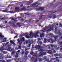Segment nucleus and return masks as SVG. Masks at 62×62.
Here are the masks:
<instances>
[{
  "instance_id": "obj_1",
  "label": "nucleus",
  "mask_w": 62,
  "mask_h": 62,
  "mask_svg": "<svg viewBox=\"0 0 62 62\" xmlns=\"http://www.w3.org/2000/svg\"><path fill=\"white\" fill-rule=\"evenodd\" d=\"M41 3H39L38 1H37L35 3L33 4L32 5H31L30 7L29 6H28L27 7V8H37V7H38L39 5H40Z\"/></svg>"
},
{
  "instance_id": "obj_2",
  "label": "nucleus",
  "mask_w": 62,
  "mask_h": 62,
  "mask_svg": "<svg viewBox=\"0 0 62 62\" xmlns=\"http://www.w3.org/2000/svg\"><path fill=\"white\" fill-rule=\"evenodd\" d=\"M38 34H39V32L38 31L36 33H35L34 34L33 33V32H31L30 33V36L31 37V36H32V34H33V35L32 36H33V37H34L35 38H37V37H38Z\"/></svg>"
},
{
  "instance_id": "obj_3",
  "label": "nucleus",
  "mask_w": 62,
  "mask_h": 62,
  "mask_svg": "<svg viewBox=\"0 0 62 62\" xmlns=\"http://www.w3.org/2000/svg\"><path fill=\"white\" fill-rule=\"evenodd\" d=\"M36 48H37L38 50H39V52H43V50L42 49H40L41 48H40V45H38V46H35ZM40 49V50H39Z\"/></svg>"
},
{
  "instance_id": "obj_4",
  "label": "nucleus",
  "mask_w": 62,
  "mask_h": 62,
  "mask_svg": "<svg viewBox=\"0 0 62 62\" xmlns=\"http://www.w3.org/2000/svg\"><path fill=\"white\" fill-rule=\"evenodd\" d=\"M49 36H50L51 38H52V37L54 38V39L55 40H56V39H57V38H58V35H56V36H55L54 35L50 33L49 34Z\"/></svg>"
},
{
  "instance_id": "obj_5",
  "label": "nucleus",
  "mask_w": 62,
  "mask_h": 62,
  "mask_svg": "<svg viewBox=\"0 0 62 62\" xmlns=\"http://www.w3.org/2000/svg\"><path fill=\"white\" fill-rule=\"evenodd\" d=\"M44 7H41L37 8L36 9L38 10V11H39V10H40V11H42L44 10Z\"/></svg>"
},
{
  "instance_id": "obj_6",
  "label": "nucleus",
  "mask_w": 62,
  "mask_h": 62,
  "mask_svg": "<svg viewBox=\"0 0 62 62\" xmlns=\"http://www.w3.org/2000/svg\"><path fill=\"white\" fill-rule=\"evenodd\" d=\"M21 41H20V39H17V41H18V42L19 45H21L22 43V41H23V39H20Z\"/></svg>"
},
{
  "instance_id": "obj_7",
  "label": "nucleus",
  "mask_w": 62,
  "mask_h": 62,
  "mask_svg": "<svg viewBox=\"0 0 62 62\" xmlns=\"http://www.w3.org/2000/svg\"><path fill=\"white\" fill-rule=\"evenodd\" d=\"M4 38V36H2V34L0 33V39L2 40L3 38Z\"/></svg>"
},
{
  "instance_id": "obj_8",
  "label": "nucleus",
  "mask_w": 62,
  "mask_h": 62,
  "mask_svg": "<svg viewBox=\"0 0 62 62\" xmlns=\"http://www.w3.org/2000/svg\"><path fill=\"white\" fill-rule=\"evenodd\" d=\"M49 29H48L47 31L48 32H50V31H51V30H53V27H52L51 26H49Z\"/></svg>"
},
{
  "instance_id": "obj_9",
  "label": "nucleus",
  "mask_w": 62,
  "mask_h": 62,
  "mask_svg": "<svg viewBox=\"0 0 62 62\" xmlns=\"http://www.w3.org/2000/svg\"><path fill=\"white\" fill-rule=\"evenodd\" d=\"M25 35L26 36V38L27 39H29L30 38V36H29L28 33H26L25 34Z\"/></svg>"
},
{
  "instance_id": "obj_10",
  "label": "nucleus",
  "mask_w": 62,
  "mask_h": 62,
  "mask_svg": "<svg viewBox=\"0 0 62 62\" xmlns=\"http://www.w3.org/2000/svg\"><path fill=\"white\" fill-rule=\"evenodd\" d=\"M33 0H31L30 1V2H28V4H26L27 6H28V5H29L30 4V3H33Z\"/></svg>"
},
{
  "instance_id": "obj_11",
  "label": "nucleus",
  "mask_w": 62,
  "mask_h": 62,
  "mask_svg": "<svg viewBox=\"0 0 62 62\" xmlns=\"http://www.w3.org/2000/svg\"><path fill=\"white\" fill-rule=\"evenodd\" d=\"M52 16H53V17L52 18L54 20V19H55V18H56V15H55V14H54L52 15Z\"/></svg>"
},
{
  "instance_id": "obj_12",
  "label": "nucleus",
  "mask_w": 62,
  "mask_h": 62,
  "mask_svg": "<svg viewBox=\"0 0 62 62\" xmlns=\"http://www.w3.org/2000/svg\"><path fill=\"white\" fill-rule=\"evenodd\" d=\"M40 36L41 38H44V34L43 33H42L40 35Z\"/></svg>"
},
{
  "instance_id": "obj_13",
  "label": "nucleus",
  "mask_w": 62,
  "mask_h": 62,
  "mask_svg": "<svg viewBox=\"0 0 62 62\" xmlns=\"http://www.w3.org/2000/svg\"><path fill=\"white\" fill-rule=\"evenodd\" d=\"M19 55V54L18 52H17L16 54V55L15 56V57L16 58H18V55Z\"/></svg>"
},
{
  "instance_id": "obj_14",
  "label": "nucleus",
  "mask_w": 62,
  "mask_h": 62,
  "mask_svg": "<svg viewBox=\"0 0 62 62\" xmlns=\"http://www.w3.org/2000/svg\"><path fill=\"white\" fill-rule=\"evenodd\" d=\"M4 50V48L3 47L2 48H0V51H1V52L2 53L3 51V50Z\"/></svg>"
},
{
  "instance_id": "obj_15",
  "label": "nucleus",
  "mask_w": 62,
  "mask_h": 62,
  "mask_svg": "<svg viewBox=\"0 0 62 62\" xmlns=\"http://www.w3.org/2000/svg\"><path fill=\"white\" fill-rule=\"evenodd\" d=\"M52 53V52L51 50H49L47 52V53L49 54H51Z\"/></svg>"
},
{
  "instance_id": "obj_16",
  "label": "nucleus",
  "mask_w": 62,
  "mask_h": 62,
  "mask_svg": "<svg viewBox=\"0 0 62 62\" xmlns=\"http://www.w3.org/2000/svg\"><path fill=\"white\" fill-rule=\"evenodd\" d=\"M58 44L59 45H60L61 46H62V41H60L59 43H58Z\"/></svg>"
},
{
  "instance_id": "obj_17",
  "label": "nucleus",
  "mask_w": 62,
  "mask_h": 62,
  "mask_svg": "<svg viewBox=\"0 0 62 62\" xmlns=\"http://www.w3.org/2000/svg\"><path fill=\"white\" fill-rule=\"evenodd\" d=\"M42 55H46V53L45 52H42Z\"/></svg>"
},
{
  "instance_id": "obj_18",
  "label": "nucleus",
  "mask_w": 62,
  "mask_h": 62,
  "mask_svg": "<svg viewBox=\"0 0 62 62\" xmlns=\"http://www.w3.org/2000/svg\"><path fill=\"white\" fill-rule=\"evenodd\" d=\"M39 56H42V52H40L39 53Z\"/></svg>"
},
{
  "instance_id": "obj_19",
  "label": "nucleus",
  "mask_w": 62,
  "mask_h": 62,
  "mask_svg": "<svg viewBox=\"0 0 62 62\" xmlns=\"http://www.w3.org/2000/svg\"><path fill=\"white\" fill-rule=\"evenodd\" d=\"M19 9H20V8L19 7H16L15 10H16Z\"/></svg>"
},
{
  "instance_id": "obj_20",
  "label": "nucleus",
  "mask_w": 62,
  "mask_h": 62,
  "mask_svg": "<svg viewBox=\"0 0 62 62\" xmlns=\"http://www.w3.org/2000/svg\"><path fill=\"white\" fill-rule=\"evenodd\" d=\"M2 20H6V18L5 17H2L0 18Z\"/></svg>"
},
{
  "instance_id": "obj_21",
  "label": "nucleus",
  "mask_w": 62,
  "mask_h": 62,
  "mask_svg": "<svg viewBox=\"0 0 62 62\" xmlns=\"http://www.w3.org/2000/svg\"><path fill=\"white\" fill-rule=\"evenodd\" d=\"M11 44H9L7 46V47H8V48H9V47H11L10 46H11Z\"/></svg>"
},
{
  "instance_id": "obj_22",
  "label": "nucleus",
  "mask_w": 62,
  "mask_h": 62,
  "mask_svg": "<svg viewBox=\"0 0 62 62\" xmlns=\"http://www.w3.org/2000/svg\"><path fill=\"white\" fill-rule=\"evenodd\" d=\"M0 62H6V61H5V60H0Z\"/></svg>"
},
{
  "instance_id": "obj_23",
  "label": "nucleus",
  "mask_w": 62,
  "mask_h": 62,
  "mask_svg": "<svg viewBox=\"0 0 62 62\" xmlns=\"http://www.w3.org/2000/svg\"><path fill=\"white\" fill-rule=\"evenodd\" d=\"M42 60H43L41 58H40L39 59V62H41V61H42Z\"/></svg>"
},
{
  "instance_id": "obj_24",
  "label": "nucleus",
  "mask_w": 62,
  "mask_h": 62,
  "mask_svg": "<svg viewBox=\"0 0 62 62\" xmlns=\"http://www.w3.org/2000/svg\"><path fill=\"white\" fill-rule=\"evenodd\" d=\"M50 39L51 41H52V42H51V43H53V42H55V41H53V39H52V38H50Z\"/></svg>"
},
{
  "instance_id": "obj_25",
  "label": "nucleus",
  "mask_w": 62,
  "mask_h": 62,
  "mask_svg": "<svg viewBox=\"0 0 62 62\" xmlns=\"http://www.w3.org/2000/svg\"><path fill=\"white\" fill-rule=\"evenodd\" d=\"M10 42L11 43H12V44H15V43L13 41H12V40H10Z\"/></svg>"
},
{
  "instance_id": "obj_26",
  "label": "nucleus",
  "mask_w": 62,
  "mask_h": 62,
  "mask_svg": "<svg viewBox=\"0 0 62 62\" xmlns=\"http://www.w3.org/2000/svg\"><path fill=\"white\" fill-rule=\"evenodd\" d=\"M2 12H7V10L5 9V10H3L2 11Z\"/></svg>"
},
{
  "instance_id": "obj_27",
  "label": "nucleus",
  "mask_w": 62,
  "mask_h": 62,
  "mask_svg": "<svg viewBox=\"0 0 62 62\" xmlns=\"http://www.w3.org/2000/svg\"><path fill=\"white\" fill-rule=\"evenodd\" d=\"M34 56L35 57H36V58H38L37 57V53H35L34 54Z\"/></svg>"
},
{
  "instance_id": "obj_28",
  "label": "nucleus",
  "mask_w": 62,
  "mask_h": 62,
  "mask_svg": "<svg viewBox=\"0 0 62 62\" xmlns=\"http://www.w3.org/2000/svg\"><path fill=\"white\" fill-rule=\"evenodd\" d=\"M15 53V51H14L11 53V55H12L13 54H14V53Z\"/></svg>"
},
{
  "instance_id": "obj_29",
  "label": "nucleus",
  "mask_w": 62,
  "mask_h": 62,
  "mask_svg": "<svg viewBox=\"0 0 62 62\" xmlns=\"http://www.w3.org/2000/svg\"><path fill=\"white\" fill-rule=\"evenodd\" d=\"M58 35L60 36V35H61V32H60V31H59V32L58 33Z\"/></svg>"
},
{
  "instance_id": "obj_30",
  "label": "nucleus",
  "mask_w": 62,
  "mask_h": 62,
  "mask_svg": "<svg viewBox=\"0 0 62 62\" xmlns=\"http://www.w3.org/2000/svg\"><path fill=\"white\" fill-rule=\"evenodd\" d=\"M44 40L45 42H47V41H48V39H46V38L44 39Z\"/></svg>"
},
{
  "instance_id": "obj_31",
  "label": "nucleus",
  "mask_w": 62,
  "mask_h": 62,
  "mask_svg": "<svg viewBox=\"0 0 62 62\" xmlns=\"http://www.w3.org/2000/svg\"><path fill=\"white\" fill-rule=\"evenodd\" d=\"M11 48V47H8V48L7 49V50L8 51H9Z\"/></svg>"
},
{
  "instance_id": "obj_32",
  "label": "nucleus",
  "mask_w": 62,
  "mask_h": 62,
  "mask_svg": "<svg viewBox=\"0 0 62 62\" xmlns=\"http://www.w3.org/2000/svg\"><path fill=\"white\" fill-rule=\"evenodd\" d=\"M25 9V8L23 7L21 8V10H24Z\"/></svg>"
},
{
  "instance_id": "obj_33",
  "label": "nucleus",
  "mask_w": 62,
  "mask_h": 62,
  "mask_svg": "<svg viewBox=\"0 0 62 62\" xmlns=\"http://www.w3.org/2000/svg\"><path fill=\"white\" fill-rule=\"evenodd\" d=\"M4 40H5L4 41V42H6V40H7V38H5L3 39Z\"/></svg>"
},
{
  "instance_id": "obj_34",
  "label": "nucleus",
  "mask_w": 62,
  "mask_h": 62,
  "mask_svg": "<svg viewBox=\"0 0 62 62\" xmlns=\"http://www.w3.org/2000/svg\"><path fill=\"white\" fill-rule=\"evenodd\" d=\"M10 52H13L14 51V48H12L10 50Z\"/></svg>"
},
{
  "instance_id": "obj_35",
  "label": "nucleus",
  "mask_w": 62,
  "mask_h": 62,
  "mask_svg": "<svg viewBox=\"0 0 62 62\" xmlns=\"http://www.w3.org/2000/svg\"><path fill=\"white\" fill-rule=\"evenodd\" d=\"M46 61L48 62L49 61V58H46V59H45Z\"/></svg>"
},
{
  "instance_id": "obj_36",
  "label": "nucleus",
  "mask_w": 62,
  "mask_h": 62,
  "mask_svg": "<svg viewBox=\"0 0 62 62\" xmlns=\"http://www.w3.org/2000/svg\"><path fill=\"white\" fill-rule=\"evenodd\" d=\"M54 55L55 56H58V54H54Z\"/></svg>"
},
{
  "instance_id": "obj_37",
  "label": "nucleus",
  "mask_w": 62,
  "mask_h": 62,
  "mask_svg": "<svg viewBox=\"0 0 62 62\" xmlns=\"http://www.w3.org/2000/svg\"><path fill=\"white\" fill-rule=\"evenodd\" d=\"M7 62H11L10 60H7L6 61Z\"/></svg>"
},
{
  "instance_id": "obj_38",
  "label": "nucleus",
  "mask_w": 62,
  "mask_h": 62,
  "mask_svg": "<svg viewBox=\"0 0 62 62\" xmlns=\"http://www.w3.org/2000/svg\"><path fill=\"white\" fill-rule=\"evenodd\" d=\"M16 19V18H13L12 19V20H15Z\"/></svg>"
},
{
  "instance_id": "obj_39",
  "label": "nucleus",
  "mask_w": 62,
  "mask_h": 62,
  "mask_svg": "<svg viewBox=\"0 0 62 62\" xmlns=\"http://www.w3.org/2000/svg\"><path fill=\"white\" fill-rule=\"evenodd\" d=\"M39 44H40V45H41V44H42V42L41 41H40V42Z\"/></svg>"
},
{
  "instance_id": "obj_40",
  "label": "nucleus",
  "mask_w": 62,
  "mask_h": 62,
  "mask_svg": "<svg viewBox=\"0 0 62 62\" xmlns=\"http://www.w3.org/2000/svg\"><path fill=\"white\" fill-rule=\"evenodd\" d=\"M3 59V57L2 56H0V59Z\"/></svg>"
},
{
  "instance_id": "obj_41",
  "label": "nucleus",
  "mask_w": 62,
  "mask_h": 62,
  "mask_svg": "<svg viewBox=\"0 0 62 62\" xmlns=\"http://www.w3.org/2000/svg\"><path fill=\"white\" fill-rule=\"evenodd\" d=\"M28 46H28V47H29V48H30V46H31V44H29V45H28Z\"/></svg>"
},
{
  "instance_id": "obj_42",
  "label": "nucleus",
  "mask_w": 62,
  "mask_h": 62,
  "mask_svg": "<svg viewBox=\"0 0 62 62\" xmlns=\"http://www.w3.org/2000/svg\"><path fill=\"white\" fill-rule=\"evenodd\" d=\"M8 57L9 58H11V56H8Z\"/></svg>"
},
{
  "instance_id": "obj_43",
  "label": "nucleus",
  "mask_w": 62,
  "mask_h": 62,
  "mask_svg": "<svg viewBox=\"0 0 62 62\" xmlns=\"http://www.w3.org/2000/svg\"><path fill=\"white\" fill-rule=\"evenodd\" d=\"M18 47H19V49H21V46H20V45H19L18 46Z\"/></svg>"
},
{
  "instance_id": "obj_44",
  "label": "nucleus",
  "mask_w": 62,
  "mask_h": 62,
  "mask_svg": "<svg viewBox=\"0 0 62 62\" xmlns=\"http://www.w3.org/2000/svg\"><path fill=\"white\" fill-rule=\"evenodd\" d=\"M56 48H57V46H56V45L54 46V48L55 49H56Z\"/></svg>"
},
{
  "instance_id": "obj_45",
  "label": "nucleus",
  "mask_w": 62,
  "mask_h": 62,
  "mask_svg": "<svg viewBox=\"0 0 62 62\" xmlns=\"http://www.w3.org/2000/svg\"><path fill=\"white\" fill-rule=\"evenodd\" d=\"M59 27H62V24H60L59 26Z\"/></svg>"
},
{
  "instance_id": "obj_46",
  "label": "nucleus",
  "mask_w": 62,
  "mask_h": 62,
  "mask_svg": "<svg viewBox=\"0 0 62 62\" xmlns=\"http://www.w3.org/2000/svg\"><path fill=\"white\" fill-rule=\"evenodd\" d=\"M17 25H20L21 24V23H16Z\"/></svg>"
},
{
  "instance_id": "obj_47",
  "label": "nucleus",
  "mask_w": 62,
  "mask_h": 62,
  "mask_svg": "<svg viewBox=\"0 0 62 62\" xmlns=\"http://www.w3.org/2000/svg\"><path fill=\"white\" fill-rule=\"evenodd\" d=\"M46 58H47V57H46V56H45L44 57V59H46Z\"/></svg>"
},
{
  "instance_id": "obj_48",
  "label": "nucleus",
  "mask_w": 62,
  "mask_h": 62,
  "mask_svg": "<svg viewBox=\"0 0 62 62\" xmlns=\"http://www.w3.org/2000/svg\"><path fill=\"white\" fill-rule=\"evenodd\" d=\"M8 23L9 24H12V23L11 22V21H9Z\"/></svg>"
},
{
  "instance_id": "obj_49",
  "label": "nucleus",
  "mask_w": 62,
  "mask_h": 62,
  "mask_svg": "<svg viewBox=\"0 0 62 62\" xmlns=\"http://www.w3.org/2000/svg\"><path fill=\"white\" fill-rule=\"evenodd\" d=\"M52 18V16H50L49 17V18L50 19V18Z\"/></svg>"
},
{
  "instance_id": "obj_50",
  "label": "nucleus",
  "mask_w": 62,
  "mask_h": 62,
  "mask_svg": "<svg viewBox=\"0 0 62 62\" xmlns=\"http://www.w3.org/2000/svg\"><path fill=\"white\" fill-rule=\"evenodd\" d=\"M41 32H45V31H43V30H41Z\"/></svg>"
},
{
  "instance_id": "obj_51",
  "label": "nucleus",
  "mask_w": 62,
  "mask_h": 62,
  "mask_svg": "<svg viewBox=\"0 0 62 62\" xmlns=\"http://www.w3.org/2000/svg\"><path fill=\"white\" fill-rule=\"evenodd\" d=\"M34 52H31V54L32 55H33L34 54Z\"/></svg>"
},
{
  "instance_id": "obj_52",
  "label": "nucleus",
  "mask_w": 62,
  "mask_h": 62,
  "mask_svg": "<svg viewBox=\"0 0 62 62\" xmlns=\"http://www.w3.org/2000/svg\"><path fill=\"white\" fill-rule=\"evenodd\" d=\"M24 53V51L22 52V54H23Z\"/></svg>"
},
{
  "instance_id": "obj_53",
  "label": "nucleus",
  "mask_w": 62,
  "mask_h": 62,
  "mask_svg": "<svg viewBox=\"0 0 62 62\" xmlns=\"http://www.w3.org/2000/svg\"><path fill=\"white\" fill-rule=\"evenodd\" d=\"M24 37H23L22 38V40L23 41H24Z\"/></svg>"
},
{
  "instance_id": "obj_54",
  "label": "nucleus",
  "mask_w": 62,
  "mask_h": 62,
  "mask_svg": "<svg viewBox=\"0 0 62 62\" xmlns=\"http://www.w3.org/2000/svg\"><path fill=\"white\" fill-rule=\"evenodd\" d=\"M56 53V51L55 50H54V51L53 52V54H55Z\"/></svg>"
},
{
  "instance_id": "obj_55",
  "label": "nucleus",
  "mask_w": 62,
  "mask_h": 62,
  "mask_svg": "<svg viewBox=\"0 0 62 62\" xmlns=\"http://www.w3.org/2000/svg\"><path fill=\"white\" fill-rule=\"evenodd\" d=\"M7 52H6V51H4L3 52V54H7Z\"/></svg>"
},
{
  "instance_id": "obj_56",
  "label": "nucleus",
  "mask_w": 62,
  "mask_h": 62,
  "mask_svg": "<svg viewBox=\"0 0 62 62\" xmlns=\"http://www.w3.org/2000/svg\"><path fill=\"white\" fill-rule=\"evenodd\" d=\"M47 41L49 42H50V39H48V40H47Z\"/></svg>"
},
{
  "instance_id": "obj_57",
  "label": "nucleus",
  "mask_w": 62,
  "mask_h": 62,
  "mask_svg": "<svg viewBox=\"0 0 62 62\" xmlns=\"http://www.w3.org/2000/svg\"><path fill=\"white\" fill-rule=\"evenodd\" d=\"M16 25H14V27H16Z\"/></svg>"
},
{
  "instance_id": "obj_58",
  "label": "nucleus",
  "mask_w": 62,
  "mask_h": 62,
  "mask_svg": "<svg viewBox=\"0 0 62 62\" xmlns=\"http://www.w3.org/2000/svg\"><path fill=\"white\" fill-rule=\"evenodd\" d=\"M39 20H37L36 21V23H38V22H39Z\"/></svg>"
},
{
  "instance_id": "obj_59",
  "label": "nucleus",
  "mask_w": 62,
  "mask_h": 62,
  "mask_svg": "<svg viewBox=\"0 0 62 62\" xmlns=\"http://www.w3.org/2000/svg\"><path fill=\"white\" fill-rule=\"evenodd\" d=\"M40 42V41H38L37 42V43H38V44H39Z\"/></svg>"
},
{
  "instance_id": "obj_60",
  "label": "nucleus",
  "mask_w": 62,
  "mask_h": 62,
  "mask_svg": "<svg viewBox=\"0 0 62 62\" xmlns=\"http://www.w3.org/2000/svg\"><path fill=\"white\" fill-rule=\"evenodd\" d=\"M10 13H13V11H10Z\"/></svg>"
},
{
  "instance_id": "obj_61",
  "label": "nucleus",
  "mask_w": 62,
  "mask_h": 62,
  "mask_svg": "<svg viewBox=\"0 0 62 62\" xmlns=\"http://www.w3.org/2000/svg\"><path fill=\"white\" fill-rule=\"evenodd\" d=\"M51 46L52 47H54V45H51Z\"/></svg>"
},
{
  "instance_id": "obj_62",
  "label": "nucleus",
  "mask_w": 62,
  "mask_h": 62,
  "mask_svg": "<svg viewBox=\"0 0 62 62\" xmlns=\"http://www.w3.org/2000/svg\"><path fill=\"white\" fill-rule=\"evenodd\" d=\"M25 53H27V54H28V51H26Z\"/></svg>"
},
{
  "instance_id": "obj_63",
  "label": "nucleus",
  "mask_w": 62,
  "mask_h": 62,
  "mask_svg": "<svg viewBox=\"0 0 62 62\" xmlns=\"http://www.w3.org/2000/svg\"><path fill=\"white\" fill-rule=\"evenodd\" d=\"M9 43V42H8L6 43V45H7V44H8Z\"/></svg>"
},
{
  "instance_id": "obj_64",
  "label": "nucleus",
  "mask_w": 62,
  "mask_h": 62,
  "mask_svg": "<svg viewBox=\"0 0 62 62\" xmlns=\"http://www.w3.org/2000/svg\"><path fill=\"white\" fill-rule=\"evenodd\" d=\"M18 19H21V18H21V17H19L18 16Z\"/></svg>"
}]
</instances>
